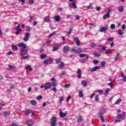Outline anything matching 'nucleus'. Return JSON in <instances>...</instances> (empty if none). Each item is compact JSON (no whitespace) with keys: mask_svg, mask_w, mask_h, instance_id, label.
Masks as SVG:
<instances>
[{"mask_svg":"<svg viewBox=\"0 0 126 126\" xmlns=\"http://www.w3.org/2000/svg\"><path fill=\"white\" fill-rule=\"evenodd\" d=\"M40 88L41 89L44 88L45 90L51 89V88H52V83L51 82L46 83L44 85H41Z\"/></svg>","mask_w":126,"mask_h":126,"instance_id":"obj_1","label":"nucleus"},{"mask_svg":"<svg viewBox=\"0 0 126 126\" xmlns=\"http://www.w3.org/2000/svg\"><path fill=\"white\" fill-rule=\"evenodd\" d=\"M21 56H24L28 55V49L25 48L24 49L21 50L20 53Z\"/></svg>","mask_w":126,"mask_h":126,"instance_id":"obj_2","label":"nucleus"},{"mask_svg":"<svg viewBox=\"0 0 126 126\" xmlns=\"http://www.w3.org/2000/svg\"><path fill=\"white\" fill-rule=\"evenodd\" d=\"M118 120H125L126 119V113L123 112L122 114H119L117 116Z\"/></svg>","mask_w":126,"mask_h":126,"instance_id":"obj_3","label":"nucleus"},{"mask_svg":"<svg viewBox=\"0 0 126 126\" xmlns=\"http://www.w3.org/2000/svg\"><path fill=\"white\" fill-rule=\"evenodd\" d=\"M19 48H21V50H24V49H26L27 47L26 44L23 43V42H21L17 45Z\"/></svg>","mask_w":126,"mask_h":126,"instance_id":"obj_4","label":"nucleus"},{"mask_svg":"<svg viewBox=\"0 0 126 126\" xmlns=\"http://www.w3.org/2000/svg\"><path fill=\"white\" fill-rule=\"evenodd\" d=\"M105 113H106V109L103 108L100 109V113L97 114V116L98 117H102V116H103Z\"/></svg>","mask_w":126,"mask_h":126,"instance_id":"obj_5","label":"nucleus"},{"mask_svg":"<svg viewBox=\"0 0 126 126\" xmlns=\"http://www.w3.org/2000/svg\"><path fill=\"white\" fill-rule=\"evenodd\" d=\"M69 46L68 45H66L63 48V51L64 54H67V52L69 51Z\"/></svg>","mask_w":126,"mask_h":126,"instance_id":"obj_6","label":"nucleus"},{"mask_svg":"<svg viewBox=\"0 0 126 126\" xmlns=\"http://www.w3.org/2000/svg\"><path fill=\"white\" fill-rule=\"evenodd\" d=\"M31 35H30V33L26 32L25 34V36L24 38V41L27 42L28 40H29V37H31Z\"/></svg>","mask_w":126,"mask_h":126,"instance_id":"obj_7","label":"nucleus"},{"mask_svg":"<svg viewBox=\"0 0 126 126\" xmlns=\"http://www.w3.org/2000/svg\"><path fill=\"white\" fill-rule=\"evenodd\" d=\"M26 125L28 126H32L34 125V121L32 120H29L27 121Z\"/></svg>","mask_w":126,"mask_h":126,"instance_id":"obj_8","label":"nucleus"},{"mask_svg":"<svg viewBox=\"0 0 126 126\" xmlns=\"http://www.w3.org/2000/svg\"><path fill=\"white\" fill-rule=\"evenodd\" d=\"M107 30H108V27L105 26V27L101 28L99 30V32H105V31H107Z\"/></svg>","mask_w":126,"mask_h":126,"instance_id":"obj_9","label":"nucleus"},{"mask_svg":"<svg viewBox=\"0 0 126 126\" xmlns=\"http://www.w3.org/2000/svg\"><path fill=\"white\" fill-rule=\"evenodd\" d=\"M60 115L61 118H65V117H66L67 115V113H64L62 111H60Z\"/></svg>","mask_w":126,"mask_h":126,"instance_id":"obj_10","label":"nucleus"},{"mask_svg":"<svg viewBox=\"0 0 126 126\" xmlns=\"http://www.w3.org/2000/svg\"><path fill=\"white\" fill-rule=\"evenodd\" d=\"M97 69H100V67H99V66H96L94 68H93L91 70V72H93L94 71H96V70H97Z\"/></svg>","mask_w":126,"mask_h":126,"instance_id":"obj_11","label":"nucleus"},{"mask_svg":"<svg viewBox=\"0 0 126 126\" xmlns=\"http://www.w3.org/2000/svg\"><path fill=\"white\" fill-rule=\"evenodd\" d=\"M74 40L77 46H79L80 45V41H79V39H78V37H75Z\"/></svg>","mask_w":126,"mask_h":126,"instance_id":"obj_12","label":"nucleus"},{"mask_svg":"<svg viewBox=\"0 0 126 126\" xmlns=\"http://www.w3.org/2000/svg\"><path fill=\"white\" fill-rule=\"evenodd\" d=\"M31 113H32V110L31 109H28L26 111L25 115V116H29Z\"/></svg>","mask_w":126,"mask_h":126,"instance_id":"obj_13","label":"nucleus"},{"mask_svg":"<svg viewBox=\"0 0 126 126\" xmlns=\"http://www.w3.org/2000/svg\"><path fill=\"white\" fill-rule=\"evenodd\" d=\"M65 65L64 64V63L62 62L59 64V67L61 68V69H63V67H64Z\"/></svg>","mask_w":126,"mask_h":126,"instance_id":"obj_14","label":"nucleus"},{"mask_svg":"<svg viewBox=\"0 0 126 126\" xmlns=\"http://www.w3.org/2000/svg\"><path fill=\"white\" fill-rule=\"evenodd\" d=\"M118 10L119 12H124V10H125L124 6H120L118 8Z\"/></svg>","mask_w":126,"mask_h":126,"instance_id":"obj_15","label":"nucleus"},{"mask_svg":"<svg viewBox=\"0 0 126 126\" xmlns=\"http://www.w3.org/2000/svg\"><path fill=\"white\" fill-rule=\"evenodd\" d=\"M3 116H5V117H7V116H9L10 115V111H4L3 112Z\"/></svg>","mask_w":126,"mask_h":126,"instance_id":"obj_16","label":"nucleus"},{"mask_svg":"<svg viewBox=\"0 0 126 126\" xmlns=\"http://www.w3.org/2000/svg\"><path fill=\"white\" fill-rule=\"evenodd\" d=\"M77 73L78 74V76H77L79 78H81V70H80V69H78Z\"/></svg>","mask_w":126,"mask_h":126,"instance_id":"obj_17","label":"nucleus"},{"mask_svg":"<svg viewBox=\"0 0 126 126\" xmlns=\"http://www.w3.org/2000/svg\"><path fill=\"white\" fill-rule=\"evenodd\" d=\"M55 20L57 22H59L61 21V16L57 15L55 17Z\"/></svg>","mask_w":126,"mask_h":126,"instance_id":"obj_18","label":"nucleus"},{"mask_svg":"<svg viewBox=\"0 0 126 126\" xmlns=\"http://www.w3.org/2000/svg\"><path fill=\"white\" fill-rule=\"evenodd\" d=\"M31 104L33 106H36L37 105V101L35 100H32L31 101Z\"/></svg>","mask_w":126,"mask_h":126,"instance_id":"obj_19","label":"nucleus"},{"mask_svg":"<svg viewBox=\"0 0 126 126\" xmlns=\"http://www.w3.org/2000/svg\"><path fill=\"white\" fill-rule=\"evenodd\" d=\"M12 49L13 51H17L18 50V48L16 45H13L12 46Z\"/></svg>","mask_w":126,"mask_h":126,"instance_id":"obj_20","label":"nucleus"},{"mask_svg":"<svg viewBox=\"0 0 126 126\" xmlns=\"http://www.w3.org/2000/svg\"><path fill=\"white\" fill-rule=\"evenodd\" d=\"M26 69H29L30 71H32V70H33V68H31V66L30 65H27L26 66Z\"/></svg>","mask_w":126,"mask_h":126,"instance_id":"obj_21","label":"nucleus"},{"mask_svg":"<svg viewBox=\"0 0 126 126\" xmlns=\"http://www.w3.org/2000/svg\"><path fill=\"white\" fill-rule=\"evenodd\" d=\"M110 17V14L108 13L106 14L103 16V19H107V18H109Z\"/></svg>","mask_w":126,"mask_h":126,"instance_id":"obj_22","label":"nucleus"},{"mask_svg":"<svg viewBox=\"0 0 126 126\" xmlns=\"http://www.w3.org/2000/svg\"><path fill=\"white\" fill-rule=\"evenodd\" d=\"M47 58V54H42L40 55V59L41 60H44V59H46Z\"/></svg>","mask_w":126,"mask_h":126,"instance_id":"obj_23","label":"nucleus"},{"mask_svg":"<svg viewBox=\"0 0 126 126\" xmlns=\"http://www.w3.org/2000/svg\"><path fill=\"white\" fill-rule=\"evenodd\" d=\"M94 55L96 58H98V57H101V54L100 53H98L97 52H94Z\"/></svg>","mask_w":126,"mask_h":126,"instance_id":"obj_24","label":"nucleus"},{"mask_svg":"<svg viewBox=\"0 0 126 126\" xmlns=\"http://www.w3.org/2000/svg\"><path fill=\"white\" fill-rule=\"evenodd\" d=\"M44 20L45 22H49L50 21V18H49V16L45 17Z\"/></svg>","mask_w":126,"mask_h":126,"instance_id":"obj_25","label":"nucleus"},{"mask_svg":"<svg viewBox=\"0 0 126 126\" xmlns=\"http://www.w3.org/2000/svg\"><path fill=\"white\" fill-rule=\"evenodd\" d=\"M100 64L102 67H105V66H106V62L105 61L101 62Z\"/></svg>","mask_w":126,"mask_h":126,"instance_id":"obj_26","label":"nucleus"},{"mask_svg":"<svg viewBox=\"0 0 126 126\" xmlns=\"http://www.w3.org/2000/svg\"><path fill=\"white\" fill-rule=\"evenodd\" d=\"M82 85H83V86H87V82H86V81L85 80H83L82 81Z\"/></svg>","mask_w":126,"mask_h":126,"instance_id":"obj_27","label":"nucleus"},{"mask_svg":"<svg viewBox=\"0 0 126 126\" xmlns=\"http://www.w3.org/2000/svg\"><path fill=\"white\" fill-rule=\"evenodd\" d=\"M70 52H71V53H74V54H76V53H77V50H76L74 48H72L70 50Z\"/></svg>","mask_w":126,"mask_h":126,"instance_id":"obj_28","label":"nucleus"},{"mask_svg":"<svg viewBox=\"0 0 126 126\" xmlns=\"http://www.w3.org/2000/svg\"><path fill=\"white\" fill-rule=\"evenodd\" d=\"M83 120H82V116H79L78 119H77V122L78 123L82 122Z\"/></svg>","mask_w":126,"mask_h":126,"instance_id":"obj_29","label":"nucleus"},{"mask_svg":"<svg viewBox=\"0 0 126 126\" xmlns=\"http://www.w3.org/2000/svg\"><path fill=\"white\" fill-rule=\"evenodd\" d=\"M112 50L111 49H108L105 51V54H112Z\"/></svg>","mask_w":126,"mask_h":126,"instance_id":"obj_30","label":"nucleus"},{"mask_svg":"<svg viewBox=\"0 0 126 126\" xmlns=\"http://www.w3.org/2000/svg\"><path fill=\"white\" fill-rule=\"evenodd\" d=\"M20 25H18V26L16 27L15 29H16L17 31H18V30H19V31H22V30L21 29H20Z\"/></svg>","mask_w":126,"mask_h":126,"instance_id":"obj_31","label":"nucleus"},{"mask_svg":"<svg viewBox=\"0 0 126 126\" xmlns=\"http://www.w3.org/2000/svg\"><path fill=\"white\" fill-rule=\"evenodd\" d=\"M26 28H27V29H26V31L27 32H30V31H31V27H29L28 26H26Z\"/></svg>","mask_w":126,"mask_h":126,"instance_id":"obj_32","label":"nucleus"},{"mask_svg":"<svg viewBox=\"0 0 126 126\" xmlns=\"http://www.w3.org/2000/svg\"><path fill=\"white\" fill-rule=\"evenodd\" d=\"M60 48V46H58L57 47H53V52H56L58 51V49Z\"/></svg>","mask_w":126,"mask_h":126,"instance_id":"obj_33","label":"nucleus"},{"mask_svg":"<svg viewBox=\"0 0 126 126\" xmlns=\"http://www.w3.org/2000/svg\"><path fill=\"white\" fill-rule=\"evenodd\" d=\"M55 62L56 63H61V62H62V59L61 58H58L55 60Z\"/></svg>","mask_w":126,"mask_h":126,"instance_id":"obj_34","label":"nucleus"},{"mask_svg":"<svg viewBox=\"0 0 126 126\" xmlns=\"http://www.w3.org/2000/svg\"><path fill=\"white\" fill-rule=\"evenodd\" d=\"M79 97H80V98L83 97V93L82 92V91H80L79 92Z\"/></svg>","mask_w":126,"mask_h":126,"instance_id":"obj_35","label":"nucleus"},{"mask_svg":"<svg viewBox=\"0 0 126 126\" xmlns=\"http://www.w3.org/2000/svg\"><path fill=\"white\" fill-rule=\"evenodd\" d=\"M44 64H49V60L48 59H46L43 62Z\"/></svg>","mask_w":126,"mask_h":126,"instance_id":"obj_36","label":"nucleus"},{"mask_svg":"<svg viewBox=\"0 0 126 126\" xmlns=\"http://www.w3.org/2000/svg\"><path fill=\"white\" fill-rule=\"evenodd\" d=\"M51 121H52V122H57V121H58L57 120V117H53L51 119Z\"/></svg>","mask_w":126,"mask_h":126,"instance_id":"obj_37","label":"nucleus"},{"mask_svg":"<svg viewBox=\"0 0 126 126\" xmlns=\"http://www.w3.org/2000/svg\"><path fill=\"white\" fill-rule=\"evenodd\" d=\"M121 102H122V99H119L116 101V102H115V104L116 105H119V104Z\"/></svg>","mask_w":126,"mask_h":126,"instance_id":"obj_38","label":"nucleus"},{"mask_svg":"<svg viewBox=\"0 0 126 126\" xmlns=\"http://www.w3.org/2000/svg\"><path fill=\"white\" fill-rule=\"evenodd\" d=\"M107 41L113 42V41H114V38L113 37H109L107 38Z\"/></svg>","mask_w":126,"mask_h":126,"instance_id":"obj_39","label":"nucleus"},{"mask_svg":"<svg viewBox=\"0 0 126 126\" xmlns=\"http://www.w3.org/2000/svg\"><path fill=\"white\" fill-rule=\"evenodd\" d=\"M96 92L97 93H99V94H100V95H102V94H103L104 93V91H103V90H98L96 91Z\"/></svg>","mask_w":126,"mask_h":126,"instance_id":"obj_40","label":"nucleus"},{"mask_svg":"<svg viewBox=\"0 0 126 126\" xmlns=\"http://www.w3.org/2000/svg\"><path fill=\"white\" fill-rule=\"evenodd\" d=\"M120 54H117L116 55V57H115V61H117V60H119V59H120Z\"/></svg>","mask_w":126,"mask_h":126,"instance_id":"obj_41","label":"nucleus"},{"mask_svg":"<svg viewBox=\"0 0 126 126\" xmlns=\"http://www.w3.org/2000/svg\"><path fill=\"white\" fill-rule=\"evenodd\" d=\"M52 84L54 87H57V82H56V81L52 82Z\"/></svg>","mask_w":126,"mask_h":126,"instance_id":"obj_42","label":"nucleus"},{"mask_svg":"<svg viewBox=\"0 0 126 126\" xmlns=\"http://www.w3.org/2000/svg\"><path fill=\"white\" fill-rule=\"evenodd\" d=\"M96 46H97V44H96V43H95V42H92L91 43V46L93 48H94V47H96Z\"/></svg>","mask_w":126,"mask_h":126,"instance_id":"obj_43","label":"nucleus"},{"mask_svg":"<svg viewBox=\"0 0 126 126\" xmlns=\"http://www.w3.org/2000/svg\"><path fill=\"white\" fill-rule=\"evenodd\" d=\"M22 58L24 59V60H26V59H29L30 56L29 55H27L26 56H23Z\"/></svg>","mask_w":126,"mask_h":126,"instance_id":"obj_44","label":"nucleus"},{"mask_svg":"<svg viewBox=\"0 0 126 126\" xmlns=\"http://www.w3.org/2000/svg\"><path fill=\"white\" fill-rule=\"evenodd\" d=\"M51 126H57V122H52L51 123Z\"/></svg>","mask_w":126,"mask_h":126,"instance_id":"obj_45","label":"nucleus"},{"mask_svg":"<svg viewBox=\"0 0 126 126\" xmlns=\"http://www.w3.org/2000/svg\"><path fill=\"white\" fill-rule=\"evenodd\" d=\"M116 28V25L115 24H111L110 26V28L111 29H115Z\"/></svg>","mask_w":126,"mask_h":126,"instance_id":"obj_46","label":"nucleus"},{"mask_svg":"<svg viewBox=\"0 0 126 126\" xmlns=\"http://www.w3.org/2000/svg\"><path fill=\"white\" fill-rule=\"evenodd\" d=\"M80 62L82 63H86V60L84 59H81Z\"/></svg>","mask_w":126,"mask_h":126,"instance_id":"obj_47","label":"nucleus"},{"mask_svg":"<svg viewBox=\"0 0 126 126\" xmlns=\"http://www.w3.org/2000/svg\"><path fill=\"white\" fill-rule=\"evenodd\" d=\"M98 117H99V118H100V120H101V121L102 122V123H104L105 120H104V117H103V116H98Z\"/></svg>","mask_w":126,"mask_h":126,"instance_id":"obj_48","label":"nucleus"},{"mask_svg":"<svg viewBox=\"0 0 126 126\" xmlns=\"http://www.w3.org/2000/svg\"><path fill=\"white\" fill-rule=\"evenodd\" d=\"M46 45H50V44H51V40H50L49 39H48L46 43H45Z\"/></svg>","mask_w":126,"mask_h":126,"instance_id":"obj_49","label":"nucleus"},{"mask_svg":"<svg viewBox=\"0 0 126 126\" xmlns=\"http://www.w3.org/2000/svg\"><path fill=\"white\" fill-rule=\"evenodd\" d=\"M37 100H41V99H43V96L42 95H38L37 97Z\"/></svg>","mask_w":126,"mask_h":126,"instance_id":"obj_50","label":"nucleus"},{"mask_svg":"<svg viewBox=\"0 0 126 126\" xmlns=\"http://www.w3.org/2000/svg\"><path fill=\"white\" fill-rule=\"evenodd\" d=\"M70 99H71V96L70 95H68V97L67 98L66 100V102H68V101H69Z\"/></svg>","mask_w":126,"mask_h":126,"instance_id":"obj_51","label":"nucleus"},{"mask_svg":"<svg viewBox=\"0 0 126 126\" xmlns=\"http://www.w3.org/2000/svg\"><path fill=\"white\" fill-rule=\"evenodd\" d=\"M48 60V62H50V63H53L54 60L52 58H49L48 59H47Z\"/></svg>","mask_w":126,"mask_h":126,"instance_id":"obj_52","label":"nucleus"},{"mask_svg":"<svg viewBox=\"0 0 126 126\" xmlns=\"http://www.w3.org/2000/svg\"><path fill=\"white\" fill-rule=\"evenodd\" d=\"M81 52H82V50H81V48H78V49L77 50V54H79V53H81Z\"/></svg>","mask_w":126,"mask_h":126,"instance_id":"obj_53","label":"nucleus"},{"mask_svg":"<svg viewBox=\"0 0 126 126\" xmlns=\"http://www.w3.org/2000/svg\"><path fill=\"white\" fill-rule=\"evenodd\" d=\"M64 74H65V71H63L62 73L60 74V77H62V76H63V75H64Z\"/></svg>","mask_w":126,"mask_h":126,"instance_id":"obj_54","label":"nucleus"},{"mask_svg":"<svg viewBox=\"0 0 126 126\" xmlns=\"http://www.w3.org/2000/svg\"><path fill=\"white\" fill-rule=\"evenodd\" d=\"M118 34H119V35H123V31H122V30H118Z\"/></svg>","mask_w":126,"mask_h":126,"instance_id":"obj_55","label":"nucleus"},{"mask_svg":"<svg viewBox=\"0 0 126 126\" xmlns=\"http://www.w3.org/2000/svg\"><path fill=\"white\" fill-rule=\"evenodd\" d=\"M93 63H94V64H97V63H99V61L97 60H94L93 61Z\"/></svg>","mask_w":126,"mask_h":126,"instance_id":"obj_56","label":"nucleus"},{"mask_svg":"<svg viewBox=\"0 0 126 126\" xmlns=\"http://www.w3.org/2000/svg\"><path fill=\"white\" fill-rule=\"evenodd\" d=\"M79 57L80 58H85V57H86V54H80Z\"/></svg>","mask_w":126,"mask_h":126,"instance_id":"obj_57","label":"nucleus"},{"mask_svg":"<svg viewBox=\"0 0 126 126\" xmlns=\"http://www.w3.org/2000/svg\"><path fill=\"white\" fill-rule=\"evenodd\" d=\"M109 92H110V88H107L105 90V94H108V93H109Z\"/></svg>","mask_w":126,"mask_h":126,"instance_id":"obj_58","label":"nucleus"},{"mask_svg":"<svg viewBox=\"0 0 126 126\" xmlns=\"http://www.w3.org/2000/svg\"><path fill=\"white\" fill-rule=\"evenodd\" d=\"M8 66L10 67L11 69H13V68H15V66H11V64H9Z\"/></svg>","mask_w":126,"mask_h":126,"instance_id":"obj_59","label":"nucleus"},{"mask_svg":"<svg viewBox=\"0 0 126 126\" xmlns=\"http://www.w3.org/2000/svg\"><path fill=\"white\" fill-rule=\"evenodd\" d=\"M55 34H56V32H53V33L50 34L48 36V38H51V37H52V36H54V35H55Z\"/></svg>","mask_w":126,"mask_h":126,"instance_id":"obj_60","label":"nucleus"},{"mask_svg":"<svg viewBox=\"0 0 126 126\" xmlns=\"http://www.w3.org/2000/svg\"><path fill=\"white\" fill-rule=\"evenodd\" d=\"M19 2H22V4H24V3L25 2V0H18Z\"/></svg>","mask_w":126,"mask_h":126,"instance_id":"obj_61","label":"nucleus"},{"mask_svg":"<svg viewBox=\"0 0 126 126\" xmlns=\"http://www.w3.org/2000/svg\"><path fill=\"white\" fill-rule=\"evenodd\" d=\"M95 101H99V95L98 94L96 95L95 96Z\"/></svg>","mask_w":126,"mask_h":126,"instance_id":"obj_62","label":"nucleus"},{"mask_svg":"<svg viewBox=\"0 0 126 126\" xmlns=\"http://www.w3.org/2000/svg\"><path fill=\"white\" fill-rule=\"evenodd\" d=\"M29 3H30L31 4H33V3H34V0H30L29 1Z\"/></svg>","mask_w":126,"mask_h":126,"instance_id":"obj_63","label":"nucleus"},{"mask_svg":"<svg viewBox=\"0 0 126 126\" xmlns=\"http://www.w3.org/2000/svg\"><path fill=\"white\" fill-rule=\"evenodd\" d=\"M123 81L126 82V75L124 76V77L123 78Z\"/></svg>","mask_w":126,"mask_h":126,"instance_id":"obj_64","label":"nucleus"}]
</instances>
